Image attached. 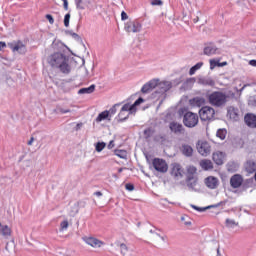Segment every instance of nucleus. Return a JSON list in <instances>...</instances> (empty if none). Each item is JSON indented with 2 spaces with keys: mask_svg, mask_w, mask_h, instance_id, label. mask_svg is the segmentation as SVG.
Here are the masks:
<instances>
[{
  "mask_svg": "<svg viewBox=\"0 0 256 256\" xmlns=\"http://www.w3.org/2000/svg\"><path fill=\"white\" fill-rule=\"evenodd\" d=\"M47 62L53 69H59L64 75L71 73V65H69V57L61 52H55L47 58Z\"/></svg>",
  "mask_w": 256,
  "mask_h": 256,
  "instance_id": "f257e3e1",
  "label": "nucleus"
},
{
  "mask_svg": "<svg viewBox=\"0 0 256 256\" xmlns=\"http://www.w3.org/2000/svg\"><path fill=\"white\" fill-rule=\"evenodd\" d=\"M173 88V83L171 81H162L156 80L155 91L152 93V99H155L159 102V106L163 105V101L167 99V91Z\"/></svg>",
  "mask_w": 256,
  "mask_h": 256,
  "instance_id": "f03ea898",
  "label": "nucleus"
},
{
  "mask_svg": "<svg viewBox=\"0 0 256 256\" xmlns=\"http://www.w3.org/2000/svg\"><path fill=\"white\" fill-rule=\"evenodd\" d=\"M227 99H229V96L221 91L212 92L208 96V101L212 107H225Z\"/></svg>",
  "mask_w": 256,
  "mask_h": 256,
  "instance_id": "7ed1b4c3",
  "label": "nucleus"
},
{
  "mask_svg": "<svg viewBox=\"0 0 256 256\" xmlns=\"http://www.w3.org/2000/svg\"><path fill=\"white\" fill-rule=\"evenodd\" d=\"M199 123V115L197 113L193 112H186L183 116V124L185 127H188L189 129H193V127H197Z\"/></svg>",
  "mask_w": 256,
  "mask_h": 256,
  "instance_id": "20e7f679",
  "label": "nucleus"
},
{
  "mask_svg": "<svg viewBox=\"0 0 256 256\" xmlns=\"http://www.w3.org/2000/svg\"><path fill=\"white\" fill-rule=\"evenodd\" d=\"M201 121H213L215 118V109L211 106H204L199 110Z\"/></svg>",
  "mask_w": 256,
  "mask_h": 256,
  "instance_id": "39448f33",
  "label": "nucleus"
},
{
  "mask_svg": "<svg viewBox=\"0 0 256 256\" xmlns=\"http://www.w3.org/2000/svg\"><path fill=\"white\" fill-rule=\"evenodd\" d=\"M142 25L137 20H130L125 23L124 29L127 33H140Z\"/></svg>",
  "mask_w": 256,
  "mask_h": 256,
  "instance_id": "423d86ee",
  "label": "nucleus"
},
{
  "mask_svg": "<svg viewBox=\"0 0 256 256\" xmlns=\"http://www.w3.org/2000/svg\"><path fill=\"white\" fill-rule=\"evenodd\" d=\"M152 165L158 173H167L169 170V165H167V162L161 158H155Z\"/></svg>",
  "mask_w": 256,
  "mask_h": 256,
  "instance_id": "0eeeda50",
  "label": "nucleus"
},
{
  "mask_svg": "<svg viewBox=\"0 0 256 256\" xmlns=\"http://www.w3.org/2000/svg\"><path fill=\"white\" fill-rule=\"evenodd\" d=\"M133 112V110L131 109V104L126 103L122 106L119 114H118V121H127V119H129V115H131Z\"/></svg>",
  "mask_w": 256,
  "mask_h": 256,
  "instance_id": "6e6552de",
  "label": "nucleus"
},
{
  "mask_svg": "<svg viewBox=\"0 0 256 256\" xmlns=\"http://www.w3.org/2000/svg\"><path fill=\"white\" fill-rule=\"evenodd\" d=\"M184 174H185V171H183V167H181V164H177V163L172 164L171 175L172 177H174L176 181H179Z\"/></svg>",
  "mask_w": 256,
  "mask_h": 256,
  "instance_id": "1a4fd4ad",
  "label": "nucleus"
},
{
  "mask_svg": "<svg viewBox=\"0 0 256 256\" xmlns=\"http://www.w3.org/2000/svg\"><path fill=\"white\" fill-rule=\"evenodd\" d=\"M197 150L200 155L207 157L211 155V145L208 142H198Z\"/></svg>",
  "mask_w": 256,
  "mask_h": 256,
  "instance_id": "9d476101",
  "label": "nucleus"
},
{
  "mask_svg": "<svg viewBox=\"0 0 256 256\" xmlns=\"http://www.w3.org/2000/svg\"><path fill=\"white\" fill-rule=\"evenodd\" d=\"M230 185L232 189H239L243 185V176L235 174L230 178Z\"/></svg>",
  "mask_w": 256,
  "mask_h": 256,
  "instance_id": "9b49d317",
  "label": "nucleus"
},
{
  "mask_svg": "<svg viewBox=\"0 0 256 256\" xmlns=\"http://www.w3.org/2000/svg\"><path fill=\"white\" fill-rule=\"evenodd\" d=\"M204 183L208 189H217L219 187V179L214 176L205 178Z\"/></svg>",
  "mask_w": 256,
  "mask_h": 256,
  "instance_id": "f8f14e48",
  "label": "nucleus"
},
{
  "mask_svg": "<svg viewBox=\"0 0 256 256\" xmlns=\"http://www.w3.org/2000/svg\"><path fill=\"white\" fill-rule=\"evenodd\" d=\"M203 53H204V55L211 57V55H217V53H219V49L217 48V46H215V44L208 43L204 47Z\"/></svg>",
  "mask_w": 256,
  "mask_h": 256,
  "instance_id": "ddd939ff",
  "label": "nucleus"
},
{
  "mask_svg": "<svg viewBox=\"0 0 256 256\" xmlns=\"http://www.w3.org/2000/svg\"><path fill=\"white\" fill-rule=\"evenodd\" d=\"M244 121L251 129H256V115L253 113H247L244 116Z\"/></svg>",
  "mask_w": 256,
  "mask_h": 256,
  "instance_id": "4468645a",
  "label": "nucleus"
},
{
  "mask_svg": "<svg viewBox=\"0 0 256 256\" xmlns=\"http://www.w3.org/2000/svg\"><path fill=\"white\" fill-rule=\"evenodd\" d=\"M186 185L190 191H197V189H195V187H197V177L193 174H188L186 178Z\"/></svg>",
  "mask_w": 256,
  "mask_h": 256,
  "instance_id": "2eb2a0df",
  "label": "nucleus"
},
{
  "mask_svg": "<svg viewBox=\"0 0 256 256\" xmlns=\"http://www.w3.org/2000/svg\"><path fill=\"white\" fill-rule=\"evenodd\" d=\"M191 107H203L207 103L204 97L196 96L189 100Z\"/></svg>",
  "mask_w": 256,
  "mask_h": 256,
  "instance_id": "dca6fc26",
  "label": "nucleus"
},
{
  "mask_svg": "<svg viewBox=\"0 0 256 256\" xmlns=\"http://www.w3.org/2000/svg\"><path fill=\"white\" fill-rule=\"evenodd\" d=\"M227 117L231 119L232 121H238L239 120V110L233 106H229L227 108Z\"/></svg>",
  "mask_w": 256,
  "mask_h": 256,
  "instance_id": "f3484780",
  "label": "nucleus"
},
{
  "mask_svg": "<svg viewBox=\"0 0 256 256\" xmlns=\"http://www.w3.org/2000/svg\"><path fill=\"white\" fill-rule=\"evenodd\" d=\"M8 45H9L10 49H12V51H14V52L17 51L21 55H25V53H27V48L21 42H18L16 45H13V43H10Z\"/></svg>",
  "mask_w": 256,
  "mask_h": 256,
  "instance_id": "a211bd4d",
  "label": "nucleus"
},
{
  "mask_svg": "<svg viewBox=\"0 0 256 256\" xmlns=\"http://www.w3.org/2000/svg\"><path fill=\"white\" fill-rule=\"evenodd\" d=\"M155 87H157V80H150L149 82H147L146 84H144L141 88V92L142 93H151V91H153V89H155Z\"/></svg>",
  "mask_w": 256,
  "mask_h": 256,
  "instance_id": "6ab92c4d",
  "label": "nucleus"
},
{
  "mask_svg": "<svg viewBox=\"0 0 256 256\" xmlns=\"http://www.w3.org/2000/svg\"><path fill=\"white\" fill-rule=\"evenodd\" d=\"M169 129L172 133H175V135H181V133H183V124L171 122L169 124Z\"/></svg>",
  "mask_w": 256,
  "mask_h": 256,
  "instance_id": "aec40b11",
  "label": "nucleus"
},
{
  "mask_svg": "<svg viewBox=\"0 0 256 256\" xmlns=\"http://www.w3.org/2000/svg\"><path fill=\"white\" fill-rule=\"evenodd\" d=\"M76 9L80 11H85L89 5H91V0H75Z\"/></svg>",
  "mask_w": 256,
  "mask_h": 256,
  "instance_id": "412c9836",
  "label": "nucleus"
},
{
  "mask_svg": "<svg viewBox=\"0 0 256 256\" xmlns=\"http://www.w3.org/2000/svg\"><path fill=\"white\" fill-rule=\"evenodd\" d=\"M84 241L87 245H90V247H101V245H103L102 241L93 237L85 238Z\"/></svg>",
  "mask_w": 256,
  "mask_h": 256,
  "instance_id": "4be33fe9",
  "label": "nucleus"
},
{
  "mask_svg": "<svg viewBox=\"0 0 256 256\" xmlns=\"http://www.w3.org/2000/svg\"><path fill=\"white\" fill-rule=\"evenodd\" d=\"M244 169L246 172L249 173V175L255 173L256 171V163L253 160H248L245 164H244Z\"/></svg>",
  "mask_w": 256,
  "mask_h": 256,
  "instance_id": "5701e85b",
  "label": "nucleus"
},
{
  "mask_svg": "<svg viewBox=\"0 0 256 256\" xmlns=\"http://www.w3.org/2000/svg\"><path fill=\"white\" fill-rule=\"evenodd\" d=\"M212 159L214 163H216V165H223V159H225V154L220 151L214 152Z\"/></svg>",
  "mask_w": 256,
  "mask_h": 256,
  "instance_id": "b1692460",
  "label": "nucleus"
},
{
  "mask_svg": "<svg viewBox=\"0 0 256 256\" xmlns=\"http://www.w3.org/2000/svg\"><path fill=\"white\" fill-rule=\"evenodd\" d=\"M198 84L208 87H215V80L211 79L210 77H202L198 79Z\"/></svg>",
  "mask_w": 256,
  "mask_h": 256,
  "instance_id": "393cba45",
  "label": "nucleus"
},
{
  "mask_svg": "<svg viewBox=\"0 0 256 256\" xmlns=\"http://www.w3.org/2000/svg\"><path fill=\"white\" fill-rule=\"evenodd\" d=\"M200 167L204 171H210V169H213V162H211V160H207V159L201 160Z\"/></svg>",
  "mask_w": 256,
  "mask_h": 256,
  "instance_id": "a878e982",
  "label": "nucleus"
},
{
  "mask_svg": "<svg viewBox=\"0 0 256 256\" xmlns=\"http://www.w3.org/2000/svg\"><path fill=\"white\" fill-rule=\"evenodd\" d=\"M95 91V84L90 85L88 88H82L78 91L79 95H89Z\"/></svg>",
  "mask_w": 256,
  "mask_h": 256,
  "instance_id": "bb28decb",
  "label": "nucleus"
},
{
  "mask_svg": "<svg viewBox=\"0 0 256 256\" xmlns=\"http://www.w3.org/2000/svg\"><path fill=\"white\" fill-rule=\"evenodd\" d=\"M182 153L185 155V157H193V147L190 145H183Z\"/></svg>",
  "mask_w": 256,
  "mask_h": 256,
  "instance_id": "cd10ccee",
  "label": "nucleus"
},
{
  "mask_svg": "<svg viewBox=\"0 0 256 256\" xmlns=\"http://www.w3.org/2000/svg\"><path fill=\"white\" fill-rule=\"evenodd\" d=\"M225 225L228 229H235V227L239 226V222L235 221L234 219L227 218L225 221Z\"/></svg>",
  "mask_w": 256,
  "mask_h": 256,
  "instance_id": "c85d7f7f",
  "label": "nucleus"
},
{
  "mask_svg": "<svg viewBox=\"0 0 256 256\" xmlns=\"http://www.w3.org/2000/svg\"><path fill=\"white\" fill-rule=\"evenodd\" d=\"M109 117V111L105 110L97 116L96 123H101V121H105V119H109Z\"/></svg>",
  "mask_w": 256,
  "mask_h": 256,
  "instance_id": "c756f323",
  "label": "nucleus"
},
{
  "mask_svg": "<svg viewBox=\"0 0 256 256\" xmlns=\"http://www.w3.org/2000/svg\"><path fill=\"white\" fill-rule=\"evenodd\" d=\"M201 67H203V62H198L196 65L190 68L189 75H195V73H197Z\"/></svg>",
  "mask_w": 256,
  "mask_h": 256,
  "instance_id": "7c9ffc66",
  "label": "nucleus"
},
{
  "mask_svg": "<svg viewBox=\"0 0 256 256\" xmlns=\"http://www.w3.org/2000/svg\"><path fill=\"white\" fill-rule=\"evenodd\" d=\"M145 100L143 98H138L133 105H130V109L135 113L137 111V106L141 105V103H144Z\"/></svg>",
  "mask_w": 256,
  "mask_h": 256,
  "instance_id": "2f4dec72",
  "label": "nucleus"
},
{
  "mask_svg": "<svg viewBox=\"0 0 256 256\" xmlns=\"http://www.w3.org/2000/svg\"><path fill=\"white\" fill-rule=\"evenodd\" d=\"M79 213V203H74L70 208L71 217H75Z\"/></svg>",
  "mask_w": 256,
  "mask_h": 256,
  "instance_id": "473e14b6",
  "label": "nucleus"
},
{
  "mask_svg": "<svg viewBox=\"0 0 256 256\" xmlns=\"http://www.w3.org/2000/svg\"><path fill=\"white\" fill-rule=\"evenodd\" d=\"M180 219H181L182 223H183L186 227H191V218H189V216L183 215V216H181Z\"/></svg>",
  "mask_w": 256,
  "mask_h": 256,
  "instance_id": "72a5a7b5",
  "label": "nucleus"
},
{
  "mask_svg": "<svg viewBox=\"0 0 256 256\" xmlns=\"http://www.w3.org/2000/svg\"><path fill=\"white\" fill-rule=\"evenodd\" d=\"M115 155L120 159H127V151L125 150H115Z\"/></svg>",
  "mask_w": 256,
  "mask_h": 256,
  "instance_id": "f704fd0d",
  "label": "nucleus"
},
{
  "mask_svg": "<svg viewBox=\"0 0 256 256\" xmlns=\"http://www.w3.org/2000/svg\"><path fill=\"white\" fill-rule=\"evenodd\" d=\"M216 136L219 137L223 141L225 137H227V130L226 129H219L216 133Z\"/></svg>",
  "mask_w": 256,
  "mask_h": 256,
  "instance_id": "c9c22d12",
  "label": "nucleus"
},
{
  "mask_svg": "<svg viewBox=\"0 0 256 256\" xmlns=\"http://www.w3.org/2000/svg\"><path fill=\"white\" fill-rule=\"evenodd\" d=\"M106 143L105 142H98L97 144H96V151L98 152V153H101V151H103L104 149H105V147H106Z\"/></svg>",
  "mask_w": 256,
  "mask_h": 256,
  "instance_id": "e433bc0d",
  "label": "nucleus"
},
{
  "mask_svg": "<svg viewBox=\"0 0 256 256\" xmlns=\"http://www.w3.org/2000/svg\"><path fill=\"white\" fill-rule=\"evenodd\" d=\"M117 107H119V104H115L112 108L109 109V117H113V115L117 113Z\"/></svg>",
  "mask_w": 256,
  "mask_h": 256,
  "instance_id": "4c0bfd02",
  "label": "nucleus"
},
{
  "mask_svg": "<svg viewBox=\"0 0 256 256\" xmlns=\"http://www.w3.org/2000/svg\"><path fill=\"white\" fill-rule=\"evenodd\" d=\"M60 227H61V231H65L69 228V221L67 220H64L63 222H61L60 224Z\"/></svg>",
  "mask_w": 256,
  "mask_h": 256,
  "instance_id": "58836bf2",
  "label": "nucleus"
},
{
  "mask_svg": "<svg viewBox=\"0 0 256 256\" xmlns=\"http://www.w3.org/2000/svg\"><path fill=\"white\" fill-rule=\"evenodd\" d=\"M71 19V14L70 13H67L65 16H64V26L65 27H69V21Z\"/></svg>",
  "mask_w": 256,
  "mask_h": 256,
  "instance_id": "ea45409f",
  "label": "nucleus"
},
{
  "mask_svg": "<svg viewBox=\"0 0 256 256\" xmlns=\"http://www.w3.org/2000/svg\"><path fill=\"white\" fill-rule=\"evenodd\" d=\"M119 247H120V251H121L122 255H125V253H127V251H128L127 245L122 243L119 245Z\"/></svg>",
  "mask_w": 256,
  "mask_h": 256,
  "instance_id": "a19ab883",
  "label": "nucleus"
},
{
  "mask_svg": "<svg viewBox=\"0 0 256 256\" xmlns=\"http://www.w3.org/2000/svg\"><path fill=\"white\" fill-rule=\"evenodd\" d=\"M221 205H225V202L221 201V202H219L217 204L207 206V209H215L217 207H221Z\"/></svg>",
  "mask_w": 256,
  "mask_h": 256,
  "instance_id": "79ce46f5",
  "label": "nucleus"
},
{
  "mask_svg": "<svg viewBox=\"0 0 256 256\" xmlns=\"http://www.w3.org/2000/svg\"><path fill=\"white\" fill-rule=\"evenodd\" d=\"M151 5L161 7L163 2L161 0H151Z\"/></svg>",
  "mask_w": 256,
  "mask_h": 256,
  "instance_id": "37998d69",
  "label": "nucleus"
},
{
  "mask_svg": "<svg viewBox=\"0 0 256 256\" xmlns=\"http://www.w3.org/2000/svg\"><path fill=\"white\" fill-rule=\"evenodd\" d=\"M192 208L195 209L196 211H199L200 213H203V211H207V207L201 208V207H197L195 205H192Z\"/></svg>",
  "mask_w": 256,
  "mask_h": 256,
  "instance_id": "c03bdc74",
  "label": "nucleus"
},
{
  "mask_svg": "<svg viewBox=\"0 0 256 256\" xmlns=\"http://www.w3.org/2000/svg\"><path fill=\"white\" fill-rule=\"evenodd\" d=\"M46 19L49 21L50 25H53V23H55V19H53V16L51 14H47Z\"/></svg>",
  "mask_w": 256,
  "mask_h": 256,
  "instance_id": "a18cd8bd",
  "label": "nucleus"
},
{
  "mask_svg": "<svg viewBox=\"0 0 256 256\" xmlns=\"http://www.w3.org/2000/svg\"><path fill=\"white\" fill-rule=\"evenodd\" d=\"M125 189L127 191H134L135 190V186L133 184H126L125 185Z\"/></svg>",
  "mask_w": 256,
  "mask_h": 256,
  "instance_id": "49530a36",
  "label": "nucleus"
},
{
  "mask_svg": "<svg viewBox=\"0 0 256 256\" xmlns=\"http://www.w3.org/2000/svg\"><path fill=\"white\" fill-rule=\"evenodd\" d=\"M219 63L215 60H210V69H215Z\"/></svg>",
  "mask_w": 256,
  "mask_h": 256,
  "instance_id": "de8ad7c7",
  "label": "nucleus"
},
{
  "mask_svg": "<svg viewBox=\"0 0 256 256\" xmlns=\"http://www.w3.org/2000/svg\"><path fill=\"white\" fill-rule=\"evenodd\" d=\"M59 113H61L62 115H65V113H71L70 109H64V108H59L58 109Z\"/></svg>",
  "mask_w": 256,
  "mask_h": 256,
  "instance_id": "09e8293b",
  "label": "nucleus"
},
{
  "mask_svg": "<svg viewBox=\"0 0 256 256\" xmlns=\"http://www.w3.org/2000/svg\"><path fill=\"white\" fill-rule=\"evenodd\" d=\"M121 19H122V21H126V19H129V16L127 15V13L125 11H122Z\"/></svg>",
  "mask_w": 256,
  "mask_h": 256,
  "instance_id": "8fccbe9b",
  "label": "nucleus"
},
{
  "mask_svg": "<svg viewBox=\"0 0 256 256\" xmlns=\"http://www.w3.org/2000/svg\"><path fill=\"white\" fill-rule=\"evenodd\" d=\"M71 36L73 37V39H76V41H81V37L77 33L72 32Z\"/></svg>",
  "mask_w": 256,
  "mask_h": 256,
  "instance_id": "3c124183",
  "label": "nucleus"
},
{
  "mask_svg": "<svg viewBox=\"0 0 256 256\" xmlns=\"http://www.w3.org/2000/svg\"><path fill=\"white\" fill-rule=\"evenodd\" d=\"M63 1V5H64V9L65 11H68L69 10V2L67 0H62Z\"/></svg>",
  "mask_w": 256,
  "mask_h": 256,
  "instance_id": "603ef678",
  "label": "nucleus"
},
{
  "mask_svg": "<svg viewBox=\"0 0 256 256\" xmlns=\"http://www.w3.org/2000/svg\"><path fill=\"white\" fill-rule=\"evenodd\" d=\"M144 135H145L146 137H151V129L148 128V129L144 130Z\"/></svg>",
  "mask_w": 256,
  "mask_h": 256,
  "instance_id": "864d4df0",
  "label": "nucleus"
},
{
  "mask_svg": "<svg viewBox=\"0 0 256 256\" xmlns=\"http://www.w3.org/2000/svg\"><path fill=\"white\" fill-rule=\"evenodd\" d=\"M115 147V144L113 142V140H111L108 144V149H113Z\"/></svg>",
  "mask_w": 256,
  "mask_h": 256,
  "instance_id": "5fc2aeb1",
  "label": "nucleus"
},
{
  "mask_svg": "<svg viewBox=\"0 0 256 256\" xmlns=\"http://www.w3.org/2000/svg\"><path fill=\"white\" fill-rule=\"evenodd\" d=\"M81 127H83V123H78L75 127V131H79V129H81Z\"/></svg>",
  "mask_w": 256,
  "mask_h": 256,
  "instance_id": "6e6d98bb",
  "label": "nucleus"
},
{
  "mask_svg": "<svg viewBox=\"0 0 256 256\" xmlns=\"http://www.w3.org/2000/svg\"><path fill=\"white\" fill-rule=\"evenodd\" d=\"M5 47H7V44L5 42H0V51L5 49Z\"/></svg>",
  "mask_w": 256,
  "mask_h": 256,
  "instance_id": "4d7b16f0",
  "label": "nucleus"
},
{
  "mask_svg": "<svg viewBox=\"0 0 256 256\" xmlns=\"http://www.w3.org/2000/svg\"><path fill=\"white\" fill-rule=\"evenodd\" d=\"M249 65H251L252 67H256V60H250Z\"/></svg>",
  "mask_w": 256,
  "mask_h": 256,
  "instance_id": "13d9d810",
  "label": "nucleus"
},
{
  "mask_svg": "<svg viewBox=\"0 0 256 256\" xmlns=\"http://www.w3.org/2000/svg\"><path fill=\"white\" fill-rule=\"evenodd\" d=\"M186 83H190V84H193L195 83V78H190L186 81Z\"/></svg>",
  "mask_w": 256,
  "mask_h": 256,
  "instance_id": "bf43d9fd",
  "label": "nucleus"
},
{
  "mask_svg": "<svg viewBox=\"0 0 256 256\" xmlns=\"http://www.w3.org/2000/svg\"><path fill=\"white\" fill-rule=\"evenodd\" d=\"M33 141H35V138L31 137L30 140L28 141V145L29 146L33 145Z\"/></svg>",
  "mask_w": 256,
  "mask_h": 256,
  "instance_id": "052dcab7",
  "label": "nucleus"
},
{
  "mask_svg": "<svg viewBox=\"0 0 256 256\" xmlns=\"http://www.w3.org/2000/svg\"><path fill=\"white\" fill-rule=\"evenodd\" d=\"M94 195H96V197H103V193H101V191L95 192Z\"/></svg>",
  "mask_w": 256,
  "mask_h": 256,
  "instance_id": "680f3d73",
  "label": "nucleus"
},
{
  "mask_svg": "<svg viewBox=\"0 0 256 256\" xmlns=\"http://www.w3.org/2000/svg\"><path fill=\"white\" fill-rule=\"evenodd\" d=\"M156 235H157L158 237H160V239H161L162 241H166V239H167V237L161 236V235H159V234H157V233H156Z\"/></svg>",
  "mask_w": 256,
  "mask_h": 256,
  "instance_id": "e2e57ef3",
  "label": "nucleus"
},
{
  "mask_svg": "<svg viewBox=\"0 0 256 256\" xmlns=\"http://www.w3.org/2000/svg\"><path fill=\"white\" fill-rule=\"evenodd\" d=\"M245 87H249V84H245V85L240 89V93H242V91L245 90Z\"/></svg>",
  "mask_w": 256,
  "mask_h": 256,
  "instance_id": "0e129e2a",
  "label": "nucleus"
},
{
  "mask_svg": "<svg viewBox=\"0 0 256 256\" xmlns=\"http://www.w3.org/2000/svg\"><path fill=\"white\" fill-rule=\"evenodd\" d=\"M189 171H192L193 173H195V171H197V169L195 167H190Z\"/></svg>",
  "mask_w": 256,
  "mask_h": 256,
  "instance_id": "69168bd1",
  "label": "nucleus"
},
{
  "mask_svg": "<svg viewBox=\"0 0 256 256\" xmlns=\"http://www.w3.org/2000/svg\"><path fill=\"white\" fill-rule=\"evenodd\" d=\"M125 169H127V168H119L118 173H123V171H125Z\"/></svg>",
  "mask_w": 256,
  "mask_h": 256,
  "instance_id": "338daca9",
  "label": "nucleus"
},
{
  "mask_svg": "<svg viewBox=\"0 0 256 256\" xmlns=\"http://www.w3.org/2000/svg\"><path fill=\"white\" fill-rule=\"evenodd\" d=\"M221 255V252L219 251V248H217V256Z\"/></svg>",
  "mask_w": 256,
  "mask_h": 256,
  "instance_id": "774afa93",
  "label": "nucleus"
}]
</instances>
